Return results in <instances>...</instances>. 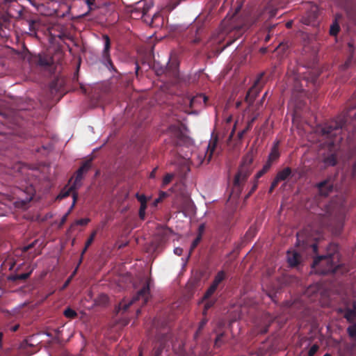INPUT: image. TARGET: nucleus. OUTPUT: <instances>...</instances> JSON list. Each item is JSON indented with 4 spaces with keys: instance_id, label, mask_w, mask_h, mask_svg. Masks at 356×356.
<instances>
[{
    "instance_id": "obj_1",
    "label": "nucleus",
    "mask_w": 356,
    "mask_h": 356,
    "mask_svg": "<svg viewBox=\"0 0 356 356\" xmlns=\"http://www.w3.org/2000/svg\"><path fill=\"white\" fill-rule=\"evenodd\" d=\"M338 255L332 254L316 258L314 261L312 268L316 273L326 274L334 272L337 267Z\"/></svg>"
},
{
    "instance_id": "obj_2",
    "label": "nucleus",
    "mask_w": 356,
    "mask_h": 356,
    "mask_svg": "<svg viewBox=\"0 0 356 356\" xmlns=\"http://www.w3.org/2000/svg\"><path fill=\"white\" fill-rule=\"evenodd\" d=\"M90 168V163L87 162L85 164H83L77 171L76 172V177L74 181V184L72 185H67L66 186L60 193V194L58 195V198L62 199L65 197H67L70 195H72L73 198V202L72 204V207H74L76 202V200L77 197V194L75 192L76 188L80 186L81 181L82 179L83 174L88 171V170Z\"/></svg>"
},
{
    "instance_id": "obj_3",
    "label": "nucleus",
    "mask_w": 356,
    "mask_h": 356,
    "mask_svg": "<svg viewBox=\"0 0 356 356\" xmlns=\"http://www.w3.org/2000/svg\"><path fill=\"white\" fill-rule=\"evenodd\" d=\"M149 297V289L148 285L143 286V288L138 292L136 297L131 300H123L119 304V310L126 311L128 308L138 302V305H144L147 303Z\"/></svg>"
},
{
    "instance_id": "obj_4",
    "label": "nucleus",
    "mask_w": 356,
    "mask_h": 356,
    "mask_svg": "<svg viewBox=\"0 0 356 356\" xmlns=\"http://www.w3.org/2000/svg\"><path fill=\"white\" fill-rule=\"evenodd\" d=\"M207 97L203 94H199L190 100L191 107H202L206 104Z\"/></svg>"
},
{
    "instance_id": "obj_5",
    "label": "nucleus",
    "mask_w": 356,
    "mask_h": 356,
    "mask_svg": "<svg viewBox=\"0 0 356 356\" xmlns=\"http://www.w3.org/2000/svg\"><path fill=\"white\" fill-rule=\"evenodd\" d=\"M250 174V171L248 169H243L241 168L240 171L237 173L234 178V184L239 186L242 182H243Z\"/></svg>"
},
{
    "instance_id": "obj_6",
    "label": "nucleus",
    "mask_w": 356,
    "mask_h": 356,
    "mask_svg": "<svg viewBox=\"0 0 356 356\" xmlns=\"http://www.w3.org/2000/svg\"><path fill=\"white\" fill-rule=\"evenodd\" d=\"M287 261L291 266H295L300 261V255L295 250H289L287 252Z\"/></svg>"
},
{
    "instance_id": "obj_7",
    "label": "nucleus",
    "mask_w": 356,
    "mask_h": 356,
    "mask_svg": "<svg viewBox=\"0 0 356 356\" xmlns=\"http://www.w3.org/2000/svg\"><path fill=\"white\" fill-rule=\"evenodd\" d=\"M216 145H217V140L216 139H213V140H211L209 145H208V147H207V151L206 152V154H205V157L207 158V160L208 161H210L211 157H212V155L215 151V149H216Z\"/></svg>"
},
{
    "instance_id": "obj_8",
    "label": "nucleus",
    "mask_w": 356,
    "mask_h": 356,
    "mask_svg": "<svg viewBox=\"0 0 356 356\" xmlns=\"http://www.w3.org/2000/svg\"><path fill=\"white\" fill-rule=\"evenodd\" d=\"M253 161V153L252 152H248L246 155L244 156L242 161V167L243 169H247L246 167L250 165Z\"/></svg>"
},
{
    "instance_id": "obj_9",
    "label": "nucleus",
    "mask_w": 356,
    "mask_h": 356,
    "mask_svg": "<svg viewBox=\"0 0 356 356\" xmlns=\"http://www.w3.org/2000/svg\"><path fill=\"white\" fill-rule=\"evenodd\" d=\"M291 174V170L289 168H286L284 170L279 172L275 177L277 181H280L285 180Z\"/></svg>"
},
{
    "instance_id": "obj_10",
    "label": "nucleus",
    "mask_w": 356,
    "mask_h": 356,
    "mask_svg": "<svg viewBox=\"0 0 356 356\" xmlns=\"http://www.w3.org/2000/svg\"><path fill=\"white\" fill-rule=\"evenodd\" d=\"M280 156L278 148L277 146H274L268 156V161L273 162L276 160Z\"/></svg>"
},
{
    "instance_id": "obj_11",
    "label": "nucleus",
    "mask_w": 356,
    "mask_h": 356,
    "mask_svg": "<svg viewBox=\"0 0 356 356\" xmlns=\"http://www.w3.org/2000/svg\"><path fill=\"white\" fill-rule=\"evenodd\" d=\"M318 188H319L320 193L322 195H327L328 194V193L327 191H325V188L330 189L331 185L329 184V182L325 181V182L320 183L318 184Z\"/></svg>"
},
{
    "instance_id": "obj_12",
    "label": "nucleus",
    "mask_w": 356,
    "mask_h": 356,
    "mask_svg": "<svg viewBox=\"0 0 356 356\" xmlns=\"http://www.w3.org/2000/svg\"><path fill=\"white\" fill-rule=\"evenodd\" d=\"M225 278V273L222 271L219 272L216 276L215 277V279L213 282V285L216 286H218V285Z\"/></svg>"
},
{
    "instance_id": "obj_13",
    "label": "nucleus",
    "mask_w": 356,
    "mask_h": 356,
    "mask_svg": "<svg viewBox=\"0 0 356 356\" xmlns=\"http://www.w3.org/2000/svg\"><path fill=\"white\" fill-rule=\"evenodd\" d=\"M103 39L104 40V54H108L109 48H110V39L108 35H103Z\"/></svg>"
},
{
    "instance_id": "obj_14",
    "label": "nucleus",
    "mask_w": 356,
    "mask_h": 356,
    "mask_svg": "<svg viewBox=\"0 0 356 356\" xmlns=\"http://www.w3.org/2000/svg\"><path fill=\"white\" fill-rule=\"evenodd\" d=\"M96 231H95L94 232L92 233L91 236L89 237V238L87 240L86 243V246H85V248L83 249V252L82 254H83L86 250L88 249V248L90 245V244L92 243L95 236H96Z\"/></svg>"
},
{
    "instance_id": "obj_15",
    "label": "nucleus",
    "mask_w": 356,
    "mask_h": 356,
    "mask_svg": "<svg viewBox=\"0 0 356 356\" xmlns=\"http://www.w3.org/2000/svg\"><path fill=\"white\" fill-rule=\"evenodd\" d=\"M64 315L67 318H73L76 316V313L73 309L67 308L64 311Z\"/></svg>"
},
{
    "instance_id": "obj_16",
    "label": "nucleus",
    "mask_w": 356,
    "mask_h": 356,
    "mask_svg": "<svg viewBox=\"0 0 356 356\" xmlns=\"http://www.w3.org/2000/svg\"><path fill=\"white\" fill-rule=\"evenodd\" d=\"M173 177V174H167L163 179V186H165L166 185H168L172 181Z\"/></svg>"
},
{
    "instance_id": "obj_17",
    "label": "nucleus",
    "mask_w": 356,
    "mask_h": 356,
    "mask_svg": "<svg viewBox=\"0 0 356 356\" xmlns=\"http://www.w3.org/2000/svg\"><path fill=\"white\" fill-rule=\"evenodd\" d=\"M356 316V312L355 311L349 310L347 311L345 314V317L348 319L349 321H352L355 319Z\"/></svg>"
},
{
    "instance_id": "obj_18",
    "label": "nucleus",
    "mask_w": 356,
    "mask_h": 356,
    "mask_svg": "<svg viewBox=\"0 0 356 356\" xmlns=\"http://www.w3.org/2000/svg\"><path fill=\"white\" fill-rule=\"evenodd\" d=\"M339 31V26L337 23L333 24L330 27V34L332 35H335Z\"/></svg>"
},
{
    "instance_id": "obj_19",
    "label": "nucleus",
    "mask_w": 356,
    "mask_h": 356,
    "mask_svg": "<svg viewBox=\"0 0 356 356\" xmlns=\"http://www.w3.org/2000/svg\"><path fill=\"white\" fill-rule=\"evenodd\" d=\"M216 289H217V286H216L213 284H211V286L209 288V289L206 292L204 298H209L210 296H211L214 293V291H216Z\"/></svg>"
},
{
    "instance_id": "obj_20",
    "label": "nucleus",
    "mask_w": 356,
    "mask_h": 356,
    "mask_svg": "<svg viewBox=\"0 0 356 356\" xmlns=\"http://www.w3.org/2000/svg\"><path fill=\"white\" fill-rule=\"evenodd\" d=\"M348 332L350 334V336L355 337H356V323L350 325L348 328Z\"/></svg>"
},
{
    "instance_id": "obj_21",
    "label": "nucleus",
    "mask_w": 356,
    "mask_h": 356,
    "mask_svg": "<svg viewBox=\"0 0 356 356\" xmlns=\"http://www.w3.org/2000/svg\"><path fill=\"white\" fill-rule=\"evenodd\" d=\"M318 346L313 345L310 348V349H309V350L308 352L309 356H314L316 354V353L318 351Z\"/></svg>"
},
{
    "instance_id": "obj_22",
    "label": "nucleus",
    "mask_w": 356,
    "mask_h": 356,
    "mask_svg": "<svg viewBox=\"0 0 356 356\" xmlns=\"http://www.w3.org/2000/svg\"><path fill=\"white\" fill-rule=\"evenodd\" d=\"M90 220L88 218H83L78 220L75 222L76 225H86L89 222Z\"/></svg>"
},
{
    "instance_id": "obj_23",
    "label": "nucleus",
    "mask_w": 356,
    "mask_h": 356,
    "mask_svg": "<svg viewBox=\"0 0 356 356\" xmlns=\"http://www.w3.org/2000/svg\"><path fill=\"white\" fill-rule=\"evenodd\" d=\"M136 197L140 203H147V198L145 195L137 193Z\"/></svg>"
},
{
    "instance_id": "obj_24",
    "label": "nucleus",
    "mask_w": 356,
    "mask_h": 356,
    "mask_svg": "<svg viewBox=\"0 0 356 356\" xmlns=\"http://www.w3.org/2000/svg\"><path fill=\"white\" fill-rule=\"evenodd\" d=\"M201 239V236L200 235L199 236H197L195 240L193 242L192 245H191V250H193L196 246L199 243Z\"/></svg>"
},
{
    "instance_id": "obj_25",
    "label": "nucleus",
    "mask_w": 356,
    "mask_h": 356,
    "mask_svg": "<svg viewBox=\"0 0 356 356\" xmlns=\"http://www.w3.org/2000/svg\"><path fill=\"white\" fill-rule=\"evenodd\" d=\"M317 289L316 286H309L307 290V294L310 295L312 293H313L316 289Z\"/></svg>"
},
{
    "instance_id": "obj_26",
    "label": "nucleus",
    "mask_w": 356,
    "mask_h": 356,
    "mask_svg": "<svg viewBox=\"0 0 356 356\" xmlns=\"http://www.w3.org/2000/svg\"><path fill=\"white\" fill-rule=\"evenodd\" d=\"M270 165H271V162L268 161V163L266 164H265L262 168V170L264 172V173H266L269 170Z\"/></svg>"
},
{
    "instance_id": "obj_27",
    "label": "nucleus",
    "mask_w": 356,
    "mask_h": 356,
    "mask_svg": "<svg viewBox=\"0 0 356 356\" xmlns=\"http://www.w3.org/2000/svg\"><path fill=\"white\" fill-rule=\"evenodd\" d=\"M182 249L180 248H176L174 249V252L175 254H177V255H181L182 254Z\"/></svg>"
},
{
    "instance_id": "obj_28",
    "label": "nucleus",
    "mask_w": 356,
    "mask_h": 356,
    "mask_svg": "<svg viewBox=\"0 0 356 356\" xmlns=\"http://www.w3.org/2000/svg\"><path fill=\"white\" fill-rule=\"evenodd\" d=\"M279 181H277L276 179H275V180L273 181L272 184H271V186H270V191H272L273 190V188L277 185V183Z\"/></svg>"
},
{
    "instance_id": "obj_29",
    "label": "nucleus",
    "mask_w": 356,
    "mask_h": 356,
    "mask_svg": "<svg viewBox=\"0 0 356 356\" xmlns=\"http://www.w3.org/2000/svg\"><path fill=\"white\" fill-rule=\"evenodd\" d=\"M139 216L140 218L144 219L145 216V210L139 209Z\"/></svg>"
},
{
    "instance_id": "obj_30",
    "label": "nucleus",
    "mask_w": 356,
    "mask_h": 356,
    "mask_svg": "<svg viewBox=\"0 0 356 356\" xmlns=\"http://www.w3.org/2000/svg\"><path fill=\"white\" fill-rule=\"evenodd\" d=\"M75 272L73 273L74 274ZM74 275H72L70 278L67 279V280L65 282L63 286V289H65V287H67L68 286V284H70V281H71V279H72V277Z\"/></svg>"
},
{
    "instance_id": "obj_31",
    "label": "nucleus",
    "mask_w": 356,
    "mask_h": 356,
    "mask_svg": "<svg viewBox=\"0 0 356 356\" xmlns=\"http://www.w3.org/2000/svg\"><path fill=\"white\" fill-rule=\"evenodd\" d=\"M264 172L261 170L260 171H259L257 175H256V179H258L259 178H260L261 176H263V175H264Z\"/></svg>"
},
{
    "instance_id": "obj_32",
    "label": "nucleus",
    "mask_w": 356,
    "mask_h": 356,
    "mask_svg": "<svg viewBox=\"0 0 356 356\" xmlns=\"http://www.w3.org/2000/svg\"><path fill=\"white\" fill-rule=\"evenodd\" d=\"M165 197H167V193L165 192H160L159 197L161 198V200H162Z\"/></svg>"
},
{
    "instance_id": "obj_33",
    "label": "nucleus",
    "mask_w": 356,
    "mask_h": 356,
    "mask_svg": "<svg viewBox=\"0 0 356 356\" xmlns=\"http://www.w3.org/2000/svg\"><path fill=\"white\" fill-rule=\"evenodd\" d=\"M146 208H147V203H140V209L146 210Z\"/></svg>"
},
{
    "instance_id": "obj_34",
    "label": "nucleus",
    "mask_w": 356,
    "mask_h": 356,
    "mask_svg": "<svg viewBox=\"0 0 356 356\" xmlns=\"http://www.w3.org/2000/svg\"><path fill=\"white\" fill-rule=\"evenodd\" d=\"M161 201V198H159V197L156 198V199L154 201V202H153L154 206V207H156V206H157V204H159V202H160Z\"/></svg>"
},
{
    "instance_id": "obj_35",
    "label": "nucleus",
    "mask_w": 356,
    "mask_h": 356,
    "mask_svg": "<svg viewBox=\"0 0 356 356\" xmlns=\"http://www.w3.org/2000/svg\"><path fill=\"white\" fill-rule=\"evenodd\" d=\"M81 2L90 6V0H81Z\"/></svg>"
},
{
    "instance_id": "obj_36",
    "label": "nucleus",
    "mask_w": 356,
    "mask_h": 356,
    "mask_svg": "<svg viewBox=\"0 0 356 356\" xmlns=\"http://www.w3.org/2000/svg\"><path fill=\"white\" fill-rule=\"evenodd\" d=\"M156 170V169L155 168V169H154V170L150 173L149 177H150L151 178H154V177Z\"/></svg>"
},
{
    "instance_id": "obj_37",
    "label": "nucleus",
    "mask_w": 356,
    "mask_h": 356,
    "mask_svg": "<svg viewBox=\"0 0 356 356\" xmlns=\"http://www.w3.org/2000/svg\"><path fill=\"white\" fill-rule=\"evenodd\" d=\"M220 337H221V336H218L217 337V338L216 339V342H215L216 345H218V341H220Z\"/></svg>"
},
{
    "instance_id": "obj_38",
    "label": "nucleus",
    "mask_w": 356,
    "mask_h": 356,
    "mask_svg": "<svg viewBox=\"0 0 356 356\" xmlns=\"http://www.w3.org/2000/svg\"><path fill=\"white\" fill-rule=\"evenodd\" d=\"M312 248H313L314 252H316L317 251V245L316 244H314L312 245Z\"/></svg>"
},
{
    "instance_id": "obj_39",
    "label": "nucleus",
    "mask_w": 356,
    "mask_h": 356,
    "mask_svg": "<svg viewBox=\"0 0 356 356\" xmlns=\"http://www.w3.org/2000/svg\"><path fill=\"white\" fill-rule=\"evenodd\" d=\"M40 65H48L49 63L48 62H43L42 60H40Z\"/></svg>"
},
{
    "instance_id": "obj_40",
    "label": "nucleus",
    "mask_w": 356,
    "mask_h": 356,
    "mask_svg": "<svg viewBox=\"0 0 356 356\" xmlns=\"http://www.w3.org/2000/svg\"><path fill=\"white\" fill-rule=\"evenodd\" d=\"M252 90H250L248 92V95H247V97H246V99H247V100L248 99L249 97L250 96V94L252 93Z\"/></svg>"
},
{
    "instance_id": "obj_41",
    "label": "nucleus",
    "mask_w": 356,
    "mask_h": 356,
    "mask_svg": "<svg viewBox=\"0 0 356 356\" xmlns=\"http://www.w3.org/2000/svg\"><path fill=\"white\" fill-rule=\"evenodd\" d=\"M286 26L288 28H290L291 26V25H292V22H289L286 23Z\"/></svg>"
},
{
    "instance_id": "obj_42",
    "label": "nucleus",
    "mask_w": 356,
    "mask_h": 356,
    "mask_svg": "<svg viewBox=\"0 0 356 356\" xmlns=\"http://www.w3.org/2000/svg\"><path fill=\"white\" fill-rule=\"evenodd\" d=\"M210 307H211V305H210V304H209V303H206V305H205V309H209Z\"/></svg>"
},
{
    "instance_id": "obj_43",
    "label": "nucleus",
    "mask_w": 356,
    "mask_h": 356,
    "mask_svg": "<svg viewBox=\"0 0 356 356\" xmlns=\"http://www.w3.org/2000/svg\"><path fill=\"white\" fill-rule=\"evenodd\" d=\"M330 165H334L335 164V161H329L328 162Z\"/></svg>"
},
{
    "instance_id": "obj_44",
    "label": "nucleus",
    "mask_w": 356,
    "mask_h": 356,
    "mask_svg": "<svg viewBox=\"0 0 356 356\" xmlns=\"http://www.w3.org/2000/svg\"><path fill=\"white\" fill-rule=\"evenodd\" d=\"M257 188V184H255L252 188V191H253Z\"/></svg>"
},
{
    "instance_id": "obj_45",
    "label": "nucleus",
    "mask_w": 356,
    "mask_h": 356,
    "mask_svg": "<svg viewBox=\"0 0 356 356\" xmlns=\"http://www.w3.org/2000/svg\"><path fill=\"white\" fill-rule=\"evenodd\" d=\"M245 130L243 131L241 134H240V137H242V136L243 135V134L245 133Z\"/></svg>"
},
{
    "instance_id": "obj_46",
    "label": "nucleus",
    "mask_w": 356,
    "mask_h": 356,
    "mask_svg": "<svg viewBox=\"0 0 356 356\" xmlns=\"http://www.w3.org/2000/svg\"><path fill=\"white\" fill-rule=\"evenodd\" d=\"M323 356H331V355H330V354H329V353H326V354H325Z\"/></svg>"
},
{
    "instance_id": "obj_47",
    "label": "nucleus",
    "mask_w": 356,
    "mask_h": 356,
    "mask_svg": "<svg viewBox=\"0 0 356 356\" xmlns=\"http://www.w3.org/2000/svg\"><path fill=\"white\" fill-rule=\"evenodd\" d=\"M72 207H71V208H70V210H71ZM70 211H67V213H66V216H68V213H70Z\"/></svg>"
},
{
    "instance_id": "obj_48",
    "label": "nucleus",
    "mask_w": 356,
    "mask_h": 356,
    "mask_svg": "<svg viewBox=\"0 0 356 356\" xmlns=\"http://www.w3.org/2000/svg\"><path fill=\"white\" fill-rule=\"evenodd\" d=\"M72 207H71V208H70V210H71ZM70 211H67V213H66V216H68V213H70Z\"/></svg>"
},
{
    "instance_id": "obj_49",
    "label": "nucleus",
    "mask_w": 356,
    "mask_h": 356,
    "mask_svg": "<svg viewBox=\"0 0 356 356\" xmlns=\"http://www.w3.org/2000/svg\"><path fill=\"white\" fill-rule=\"evenodd\" d=\"M17 329V327L15 326V327H14L13 330L15 331Z\"/></svg>"
},
{
    "instance_id": "obj_50",
    "label": "nucleus",
    "mask_w": 356,
    "mask_h": 356,
    "mask_svg": "<svg viewBox=\"0 0 356 356\" xmlns=\"http://www.w3.org/2000/svg\"><path fill=\"white\" fill-rule=\"evenodd\" d=\"M1 339V334H0V340Z\"/></svg>"
}]
</instances>
